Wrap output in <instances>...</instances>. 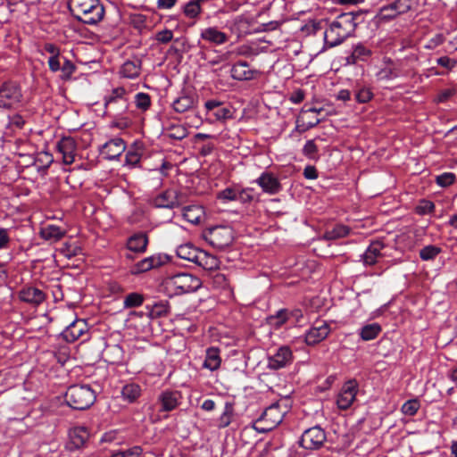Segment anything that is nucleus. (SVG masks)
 Here are the masks:
<instances>
[{"mask_svg":"<svg viewBox=\"0 0 457 457\" xmlns=\"http://www.w3.org/2000/svg\"><path fill=\"white\" fill-rule=\"evenodd\" d=\"M353 12H345L338 15L324 32L326 46L334 47L342 44L351 37L356 29V17Z\"/></svg>","mask_w":457,"mask_h":457,"instance_id":"nucleus-1","label":"nucleus"},{"mask_svg":"<svg viewBox=\"0 0 457 457\" xmlns=\"http://www.w3.org/2000/svg\"><path fill=\"white\" fill-rule=\"evenodd\" d=\"M69 6L73 15L86 24H96L104 15V8L99 0H71Z\"/></svg>","mask_w":457,"mask_h":457,"instance_id":"nucleus-2","label":"nucleus"},{"mask_svg":"<svg viewBox=\"0 0 457 457\" xmlns=\"http://www.w3.org/2000/svg\"><path fill=\"white\" fill-rule=\"evenodd\" d=\"M287 406L277 402L265 409L263 413L253 422V428L259 433H267L279 425L285 414L287 412Z\"/></svg>","mask_w":457,"mask_h":457,"instance_id":"nucleus-3","label":"nucleus"},{"mask_svg":"<svg viewBox=\"0 0 457 457\" xmlns=\"http://www.w3.org/2000/svg\"><path fill=\"white\" fill-rule=\"evenodd\" d=\"M94 390L87 385L71 386L65 394L67 404L74 410H86L96 401Z\"/></svg>","mask_w":457,"mask_h":457,"instance_id":"nucleus-4","label":"nucleus"},{"mask_svg":"<svg viewBox=\"0 0 457 457\" xmlns=\"http://www.w3.org/2000/svg\"><path fill=\"white\" fill-rule=\"evenodd\" d=\"M165 286L170 293L183 295L196 291L201 287L202 282L199 278L192 274L179 273L168 278Z\"/></svg>","mask_w":457,"mask_h":457,"instance_id":"nucleus-5","label":"nucleus"},{"mask_svg":"<svg viewBox=\"0 0 457 457\" xmlns=\"http://www.w3.org/2000/svg\"><path fill=\"white\" fill-rule=\"evenodd\" d=\"M124 87H119L112 90L109 96L104 97L105 113L112 116H120L129 109V99Z\"/></svg>","mask_w":457,"mask_h":457,"instance_id":"nucleus-6","label":"nucleus"},{"mask_svg":"<svg viewBox=\"0 0 457 457\" xmlns=\"http://www.w3.org/2000/svg\"><path fill=\"white\" fill-rule=\"evenodd\" d=\"M203 238L212 247L223 249L231 245L234 235L230 227L218 226L204 230Z\"/></svg>","mask_w":457,"mask_h":457,"instance_id":"nucleus-7","label":"nucleus"},{"mask_svg":"<svg viewBox=\"0 0 457 457\" xmlns=\"http://www.w3.org/2000/svg\"><path fill=\"white\" fill-rule=\"evenodd\" d=\"M22 99V94L19 85L13 82H6L0 88V107L13 108L18 106Z\"/></svg>","mask_w":457,"mask_h":457,"instance_id":"nucleus-8","label":"nucleus"},{"mask_svg":"<svg viewBox=\"0 0 457 457\" xmlns=\"http://www.w3.org/2000/svg\"><path fill=\"white\" fill-rule=\"evenodd\" d=\"M359 385L355 379L346 381L337 398V405L340 410H347L351 407L356 398Z\"/></svg>","mask_w":457,"mask_h":457,"instance_id":"nucleus-9","label":"nucleus"},{"mask_svg":"<svg viewBox=\"0 0 457 457\" xmlns=\"http://www.w3.org/2000/svg\"><path fill=\"white\" fill-rule=\"evenodd\" d=\"M90 434L87 428L78 426L71 428L68 432L66 449L69 451L80 450L86 447Z\"/></svg>","mask_w":457,"mask_h":457,"instance_id":"nucleus-10","label":"nucleus"},{"mask_svg":"<svg viewBox=\"0 0 457 457\" xmlns=\"http://www.w3.org/2000/svg\"><path fill=\"white\" fill-rule=\"evenodd\" d=\"M326 441L324 430L316 426L306 429L300 439V445L305 449H318Z\"/></svg>","mask_w":457,"mask_h":457,"instance_id":"nucleus-11","label":"nucleus"},{"mask_svg":"<svg viewBox=\"0 0 457 457\" xmlns=\"http://www.w3.org/2000/svg\"><path fill=\"white\" fill-rule=\"evenodd\" d=\"M152 204L156 208L173 209L180 205L181 195L176 189H166L153 198Z\"/></svg>","mask_w":457,"mask_h":457,"instance_id":"nucleus-12","label":"nucleus"},{"mask_svg":"<svg viewBox=\"0 0 457 457\" xmlns=\"http://www.w3.org/2000/svg\"><path fill=\"white\" fill-rule=\"evenodd\" d=\"M386 245L381 240L372 241L361 255L364 265L372 266L386 255Z\"/></svg>","mask_w":457,"mask_h":457,"instance_id":"nucleus-13","label":"nucleus"},{"mask_svg":"<svg viewBox=\"0 0 457 457\" xmlns=\"http://www.w3.org/2000/svg\"><path fill=\"white\" fill-rule=\"evenodd\" d=\"M182 400V394L177 390H164L158 398L157 403L160 404V411H172L180 403Z\"/></svg>","mask_w":457,"mask_h":457,"instance_id":"nucleus-14","label":"nucleus"},{"mask_svg":"<svg viewBox=\"0 0 457 457\" xmlns=\"http://www.w3.org/2000/svg\"><path fill=\"white\" fill-rule=\"evenodd\" d=\"M88 326L85 320L77 319L72 321L66 328L62 332L61 336L68 343H73L87 334Z\"/></svg>","mask_w":457,"mask_h":457,"instance_id":"nucleus-15","label":"nucleus"},{"mask_svg":"<svg viewBox=\"0 0 457 457\" xmlns=\"http://www.w3.org/2000/svg\"><path fill=\"white\" fill-rule=\"evenodd\" d=\"M330 333V327L326 321L316 322L305 334V342L314 345L324 340Z\"/></svg>","mask_w":457,"mask_h":457,"instance_id":"nucleus-16","label":"nucleus"},{"mask_svg":"<svg viewBox=\"0 0 457 457\" xmlns=\"http://www.w3.org/2000/svg\"><path fill=\"white\" fill-rule=\"evenodd\" d=\"M293 353L288 346H281L277 352L269 357L268 367L272 370H279L291 363Z\"/></svg>","mask_w":457,"mask_h":457,"instance_id":"nucleus-17","label":"nucleus"},{"mask_svg":"<svg viewBox=\"0 0 457 457\" xmlns=\"http://www.w3.org/2000/svg\"><path fill=\"white\" fill-rule=\"evenodd\" d=\"M62 154L63 163L70 165L75 161L76 143L71 137H62L56 145Z\"/></svg>","mask_w":457,"mask_h":457,"instance_id":"nucleus-18","label":"nucleus"},{"mask_svg":"<svg viewBox=\"0 0 457 457\" xmlns=\"http://www.w3.org/2000/svg\"><path fill=\"white\" fill-rule=\"evenodd\" d=\"M164 263L163 259L161 255H152L145 257L141 261L135 263L130 270L133 275L146 272L152 269L158 268Z\"/></svg>","mask_w":457,"mask_h":457,"instance_id":"nucleus-19","label":"nucleus"},{"mask_svg":"<svg viewBox=\"0 0 457 457\" xmlns=\"http://www.w3.org/2000/svg\"><path fill=\"white\" fill-rule=\"evenodd\" d=\"M126 149V144L120 137H114L106 142L101 149V153L105 154L109 160L118 158Z\"/></svg>","mask_w":457,"mask_h":457,"instance_id":"nucleus-20","label":"nucleus"},{"mask_svg":"<svg viewBox=\"0 0 457 457\" xmlns=\"http://www.w3.org/2000/svg\"><path fill=\"white\" fill-rule=\"evenodd\" d=\"M200 37L205 42L217 46L226 43L228 39L227 34L216 27H208L202 29Z\"/></svg>","mask_w":457,"mask_h":457,"instance_id":"nucleus-21","label":"nucleus"},{"mask_svg":"<svg viewBox=\"0 0 457 457\" xmlns=\"http://www.w3.org/2000/svg\"><path fill=\"white\" fill-rule=\"evenodd\" d=\"M19 297L22 302L38 305L44 302L45 293L34 287H27L22 288L19 293Z\"/></svg>","mask_w":457,"mask_h":457,"instance_id":"nucleus-22","label":"nucleus"},{"mask_svg":"<svg viewBox=\"0 0 457 457\" xmlns=\"http://www.w3.org/2000/svg\"><path fill=\"white\" fill-rule=\"evenodd\" d=\"M197 103V97L194 94H181L172 103V108L176 112L183 113L193 109Z\"/></svg>","mask_w":457,"mask_h":457,"instance_id":"nucleus-23","label":"nucleus"},{"mask_svg":"<svg viewBox=\"0 0 457 457\" xmlns=\"http://www.w3.org/2000/svg\"><path fill=\"white\" fill-rule=\"evenodd\" d=\"M258 185L266 193L274 195L280 190V183L278 179L271 173L264 172L256 180Z\"/></svg>","mask_w":457,"mask_h":457,"instance_id":"nucleus-24","label":"nucleus"},{"mask_svg":"<svg viewBox=\"0 0 457 457\" xmlns=\"http://www.w3.org/2000/svg\"><path fill=\"white\" fill-rule=\"evenodd\" d=\"M403 75L402 62H394L392 61L386 62L385 67L380 69L377 77L380 80H391Z\"/></svg>","mask_w":457,"mask_h":457,"instance_id":"nucleus-25","label":"nucleus"},{"mask_svg":"<svg viewBox=\"0 0 457 457\" xmlns=\"http://www.w3.org/2000/svg\"><path fill=\"white\" fill-rule=\"evenodd\" d=\"M205 2L206 0H190L181 7L182 13L195 24L200 18L203 12L202 5Z\"/></svg>","mask_w":457,"mask_h":457,"instance_id":"nucleus-26","label":"nucleus"},{"mask_svg":"<svg viewBox=\"0 0 457 457\" xmlns=\"http://www.w3.org/2000/svg\"><path fill=\"white\" fill-rule=\"evenodd\" d=\"M148 245V237L145 233L138 232L129 237L127 247L135 253H144Z\"/></svg>","mask_w":457,"mask_h":457,"instance_id":"nucleus-27","label":"nucleus"},{"mask_svg":"<svg viewBox=\"0 0 457 457\" xmlns=\"http://www.w3.org/2000/svg\"><path fill=\"white\" fill-rule=\"evenodd\" d=\"M142 143H135L131 145L125 156V165L129 168L138 167L143 155Z\"/></svg>","mask_w":457,"mask_h":457,"instance_id":"nucleus-28","label":"nucleus"},{"mask_svg":"<svg viewBox=\"0 0 457 457\" xmlns=\"http://www.w3.org/2000/svg\"><path fill=\"white\" fill-rule=\"evenodd\" d=\"M66 234V230L53 224L46 225L41 228L39 231L40 237L47 241L57 242L62 239Z\"/></svg>","mask_w":457,"mask_h":457,"instance_id":"nucleus-29","label":"nucleus"},{"mask_svg":"<svg viewBox=\"0 0 457 457\" xmlns=\"http://www.w3.org/2000/svg\"><path fill=\"white\" fill-rule=\"evenodd\" d=\"M254 71L249 69L246 62H238L231 68V76L237 80H250L253 79Z\"/></svg>","mask_w":457,"mask_h":457,"instance_id":"nucleus-30","label":"nucleus"},{"mask_svg":"<svg viewBox=\"0 0 457 457\" xmlns=\"http://www.w3.org/2000/svg\"><path fill=\"white\" fill-rule=\"evenodd\" d=\"M141 72V61L138 59L125 62L120 70V74L127 79H136Z\"/></svg>","mask_w":457,"mask_h":457,"instance_id":"nucleus-31","label":"nucleus"},{"mask_svg":"<svg viewBox=\"0 0 457 457\" xmlns=\"http://www.w3.org/2000/svg\"><path fill=\"white\" fill-rule=\"evenodd\" d=\"M195 264L206 270H213L219 268L220 262L214 255H212L204 250H199L197 260H195Z\"/></svg>","mask_w":457,"mask_h":457,"instance_id":"nucleus-32","label":"nucleus"},{"mask_svg":"<svg viewBox=\"0 0 457 457\" xmlns=\"http://www.w3.org/2000/svg\"><path fill=\"white\" fill-rule=\"evenodd\" d=\"M220 349L217 347H210L206 350L205 360L204 361V368L211 371L217 370L221 364V358L220 355Z\"/></svg>","mask_w":457,"mask_h":457,"instance_id":"nucleus-33","label":"nucleus"},{"mask_svg":"<svg viewBox=\"0 0 457 457\" xmlns=\"http://www.w3.org/2000/svg\"><path fill=\"white\" fill-rule=\"evenodd\" d=\"M372 54L371 49L362 43H358L353 47L352 54L348 57V62L356 63L365 62Z\"/></svg>","mask_w":457,"mask_h":457,"instance_id":"nucleus-34","label":"nucleus"},{"mask_svg":"<svg viewBox=\"0 0 457 457\" xmlns=\"http://www.w3.org/2000/svg\"><path fill=\"white\" fill-rule=\"evenodd\" d=\"M142 389L138 384L129 383L121 389V397L123 401L132 403H135L141 395Z\"/></svg>","mask_w":457,"mask_h":457,"instance_id":"nucleus-35","label":"nucleus"},{"mask_svg":"<svg viewBox=\"0 0 457 457\" xmlns=\"http://www.w3.org/2000/svg\"><path fill=\"white\" fill-rule=\"evenodd\" d=\"M199 250L191 244H184L177 248L176 253L180 259L195 263V260H197Z\"/></svg>","mask_w":457,"mask_h":457,"instance_id":"nucleus-36","label":"nucleus"},{"mask_svg":"<svg viewBox=\"0 0 457 457\" xmlns=\"http://www.w3.org/2000/svg\"><path fill=\"white\" fill-rule=\"evenodd\" d=\"M350 228L343 224H337L331 228H328L323 234L326 240H337L347 237L350 233Z\"/></svg>","mask_w":457,"mask_h":457,"instance_id":"nucleus-37","label":"nucleus"},{"mask_svg":"<svg viewBox=\"0 0 457 457\" xmlns=\"http://www.w3.org/2000/svg\"><path fill=\"white\" fill-rule=\"evenodd\" d=\"M204 215V209L198 205L187 206L183 209V217L192 224H197L201 221Z\"/></svg>","mask_w":457,"mask_h":457,"instance_id":"nucleus-38","label":"nucleus"},{"mask_svg":"<svg viewBox=\"0 0 457 457\" xmlns=\"http://www.w3.org/2000/svg\"><path fill=\"white\" fill-rule=\"evenodd\" d=\"M382 331V328L378 323H371L363 326L360 330V337L363 341L375 339Z\"/></svg>","mask_w":457,"mask_h":457,"instance_id":"nucleus-39","label":"nucleus"},{"mask_svg":"<svg viewBox=\"0 0 457 457\" xmlns=\"http://www.w3.org/2000/svg\"><path fill=\"white\" fill-rule=\"evenodd\" d=\"M187 129L181 124H173L166 129L165 135L172 139L182 140L187 136Z\"/></svg>","mask_w":457,"mask_h":457,"instance_id":"nucleus-40","label":"nucleus"},{"mask_svg":"<svg viewBox=\"0 0 457 457\" xmlns=\"http://www.w3.org/2000/svg\"><path fill=\"white\" fill-rule=\"evenodd\" d=\"M398 15L404 14L418 4V0H395L390 3Z\"/></svg>","mask_w":457,"mask_h":457,"instance_id":"nucleus-41","label":"nucleus"},{"mask_svg":"<svg viewBox=\"0 0 457 457\" xmlns=\"http://www.w3.org/2000/svg\"><path fill=\"white\" fill-rule=\"evenodd\" d=\"M234 416V405L231 403H226L223 412L219 418V428H224L230 425Z\"/></svg>","mask_w":457,"mask_h":457,"instance_id":"nucleus-42","label":"nucleus"},{"mask_svg":"<svg viewBox=\"0 0 457 457\" xmlns=\"http://www.w3.org/2000/svg\"><path fill=\"white\" fill-rule=\"evenodd\" d=\"M142 453V447L139 445H134L127 449L113 451L110 457H140Z\"/></svg>","mask_w":457,"mask_h":457,"instance_id":"nucleus-43","label":"nucleus"},{"mask_svg":"<svg viewBox=\"0 0 457 457\" xmlns=\"http://www.w3.org/2000/svg\"><path fill=\"white\" fill-rule=\"evenodd\" d=\"M135 104L136 107L142 112H145L151 106V97L146 93H137L135 96Z\"/></svg>","mask_w":457,"mask_h":457,"instance_id":"nucleus-44","label":"nucleus"},{"mask_svg":"<svg viewBox=\"0 0 457 457\" xmlns=\"http://www.w3.org/2000/svg\"><path fill=\"white\" fill-rule=\"evenodd\" d=\"M420 408V403L418 399H411L405 402L401 408L402 412L404 415L414 416L419 409Z\"/></svg>","mask_w":457,"mask_h":457,"instance_id":"nucleus-45","label":"nucleus"},{"mask_svg":"<svg viewBox=\"0 0 457 457\" xmlns=\"http://www.w3.org/2000/svg\"><path fill=\"white\" fill-rule=\"evenodd\" d=\"M441 252L439 247L435 245H427L420 252V256L423 261L434 260Z\"/></svg>","mask_w":457,"mask_h":457,"instance_id":"nucleus-46","label":"nucleus"},{"mask_svg":"<svg viewBox=\"0 0 457 457\" xmlns=\"http://www.w3.org/2000/svg\"><path fill=\"white\" fill-rule=\"evenodd\" d=\"M144 302V297L138 293H130L124 299V306L133 308L140 306Z\"/></svg>","mask_w":457,"mask_h":457,"instance_id":"nucleus-47","label":"nucleus"},{"mask_svg":"<svg viewBox=\"0 0 457 457\" xmlns=\"http://www.w3.org/2000/svg\"><path fill=\"white\" fill-rule=\"evenodd\" d=\"M397 16H399L398 13H396L390 4L382 6L378 13V19L384 21L393 20Z\"/></svg>","mask_w":457,"mask_h":457,"instance_id":"nucleus-48","label":"nucleus"},{"mask_svg":"<svg viewBox=\"0 0 457 457\" xmlns=\"http://www.w3.org/2000/svg\"><path fill=\"white\" fill-rule=\"evenodd\" d=\"M217 198L224 203L236 201L237 200V188L227 187L218 193Z\"/></svg>","mask_w":457,"mask_h":457,"instance_id":"nucleus-49","label":"nucleus"},{"mask_svg":"<svg viewBox=\"0 0 457 457\" xmlns=\"http://www.w3.org/2000/svg\"><path fill=\"white\" fill-rule=\"evenodd\" d=\"M320 120H321L318 116H315V115L309 116V118H307L305 120H301V115H300L297 120V122H298L297 126L299 128H302L301 129L303 131H304V130H307L309 129L315 127L316 125H318L320 122Z\"/></svg>","mask_w":457,"mask_h":457,"instance_id":"nucleus-50","label":"nucleus"},{"mask_svg":"<svg viewBox=\"0 0 457 457\" xmlns=\"http://www.w3.org/2000/svg\"><path fill=\"white\" fill-rule=\"evenodd\" d=\"M435 209V204L428 200H421L415 207V212L420 215H426L431 213Z\"/></svg>","mask_w":457,"mask_h":457,"instance_id":"nucleus-51","label":"nucleus"},{"mask_svg":"<svg viewBox=\"0 0 457 457\" xmlns=\"http://www.w3.org/2000/svg\"><path fill=\"white\" fill-rule=\"evenodd\" d=\"M288 319V313L286 310H280L277 315L270 317V323L277 328L282 326Z\"/></svg>","mask_w":457,"mask_h":457,"instance_id":"nucleus-52","label":"nucleus"},{"mask_svg":"<svg viewBox=\"0 0 457 457\" xmlns=\"http://www.w3.org/2000/svg\"><path fill=\"white\" fill-rule=\"evenodd\" d=\"M303 154L309 159H315L318 154V147L314 143V140H308L303 148Z\"/></svg>","mask_w":457,"mask_h":457,"instance_id":"nucleus-53","label":"nucleus"},{"mask_svg":"<svg viewBox=\"0 0 457 457\" xmlns=\"http://www.w3.org/2000/svg\"><path fill=\"white\" fill-rule=\"evenodd\" d=\"M151 313L155 317L165 316L169 313V305L165 302H159L153 305Z\"/></svg>","mask_w":457,"mask_h":457,"instance_id":"nucleus-54","label":"nucleus"},{"mask_svg":"<svg viewBox=\"0 0 457 457\" xmlns=\"http://www.w3.org/2000/svg\"><path fill=\"white\" fill-rule=\"evenodd\" d=\"M80 252V248L72 245L71 244L65 243L62 247L60 249V253L68 259H71L76 256Z\"/></svg>","mask_w":457,"mask_h":457,"instance_id":"nucleus-55","label":"nucleus"},{"mask_svg":"<svg viewBox=\"0 0 457 457\" xmlns=\"http://www.w3.org/2000/svg\"><path fill=\"white\" fill-rule=\"evenodd\" d=\"M373 96L371 90L369 87L360 88L355 95V98L359 103H368Z\"/></svg>","mask_w":457,"mask_h":457,"instance_id":"nucleus-56","label":"nucleus"},{"mask_svg":"<svg viewBox=\"0 0 457 457\" xmlns=\"http://www.w3.org/2000/svg\"><path fill=\"white\" fill-rule=\"evenodd\" d=\"M455 180V175L451 172H445L436 177V183L441 187L452 185Z\"/></svg>","mask_w":457,"mask_h":457,"instance_id":"nucleus-57","label":"nucleus"},{"mask_svg":"<svg viewBox=\"0 0 457 457\" xmlns=\"http://www.w3.org/2000/svg\"><path fill=\"white\" fill-rule=\"evenodd\" d=\"M62 71V79H69L72 73L74 72L75 71V66L74 64L70 61V60H65L63 64L61 66V69Z\"/></svg>","mask_w":457,"mask_h":457,"instance_id":"nucleus-58","label":"nucleus"},{"mask_svg":"<svg viewBox=\"0 0 457 457\" xmlns=\"http://www.w3.org/2000/svg\"><path fill=\"white\" fill-rule=\"evenodd\" d=\"M445 41V37L443 34L438 33L432 37L428 43L425 45V48L428 50H432L438 46L442 45Z\"/></svg>","mask_w":457,"mask_h":457,"instance_id":"nucleus-59","label":"nucleus"},{"mask_svg":"<svg viewBox=\"0 0 457 457\" xmlns=\"http://www.w3.org/2000/svg\"><path fill=\"white\" fill-rule=\"evenodd\" d=\"M213 116L216 120H225L231 118V112L228 108L220 106L213 112Z\"/></svg>","mask_w":457,"mask_h":457,"instance_id":"nucleus-60","label":"nucleus"},{"mask_svg":"<svg viewBox=\"0 0 457 457\" xmlns=\"http://www.w3.org/2000/svg\"><path fill=\"white\" fill-rule=\"evenodd\" d=\"M173 38V33L170 29H163L156 33L155 39L162 44L169 43Z\"/></svg>","mask_w":457,"mask_h":457,"instance_id":"nucleus-61","label":"nucleus"},{"mask_svg":"<svg viewBox=\"0 0 457 457\" xmlns=\"http://www.w3.org/2000/svg\"><path fill=\"white\" fill-rule=\"evenodd\" d=\"M436 63L448 70H453L456 66L457 61L448 56H442L436 60Z\"/></svg>","mask_w":457,"mask_h":457,"instance_id":"nucleus-62","label":"nucleus"},{"mask_svg":"<svg viewBox=\"0 0 457 457\" xmlns=\"http://www.w3.org/2000/svg\"><path fill=\"white\" fill-rule=\"evenodd\" d=\"M25 124V120L23 119L22 116L19 115V114H15L12 117H10V120H9V126L11 128H15V129H22L23 126Z\"/></svg>","mask_w":457,"mask_h":457,"instance_id":"nucleus-63","label":"nucleus"},{"mask_svg":"<svg viewBox=\"0 0 457 457\" xmlns=\"http://www.w3.org/2000/svg\"><path fill=\"white\" fill-rule=\"evenodd\" d=\"M237 200L241 203H248L253 200V195L251 189H237Z\"/></svg>","mask_w":457,"mask_h":457,"instance_id":"nucleus-64","label":"nucleus"}]
</instances>
